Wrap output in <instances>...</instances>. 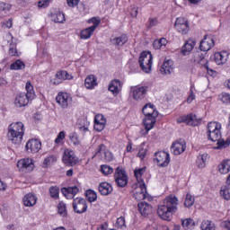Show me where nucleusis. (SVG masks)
<instances>
[{
    "label": "nucleus",
    "instance_id": "nucleus-1",
    "mask_svg": "<svg viewBox=\"0 0 230 230\" xmlns=\"http://www.w3.org/2000/svg\"><path fill=\"white\" fill-rule=\"evenodd\" d=\"M222 124L220 122H208L207 126L208 137L213 143H217L216 150H222L227 148L230 145V139H222Z\"/></svg>",
    "mask_w": 230,
    "mask_h": 230
},
{
    "label": "nucleus",
    "instance_id": "nucleus-2",
    "mask_svg": "<svg viewBox=\"0 0 230 230\" xmlns=\"http://www.w3.org/2000/svg\"><path fill=\"white\" fill-rule=\"evenodd\" d=\"M179 206V199L177 197L170 195L167 196L163 203L159 205L157 209V215L162 218V220H172V216L173 213H177Z\"/></svg>",
    "mask_w": 230,
    "mask_h": 230
},
{
    "label": "nucleus",
    "instance_id": "nucleus-3",
    "mask_svg": "<svg viewBox=\"0 0 230 230\" xmlns=\"http://www.w3.org/2000/svg\"><path fill=\"white\" fill-rule=\"evenodd\" d=\"M7 137L13 145H21L24 137V124L21 121L11 123L8 127Z\"/></svg>",
    "mask_w": 230,
    "mask_h": 230
},
{
    "label": "nucleus",
    "instance_id": "nucleus-4",
    "mask_svg": "<svg viewBox=\"0 0 230 230\" xmlns=\"http://www.w3.org/2000/svg\"><path fill=\"white\" fill-rule=\"evenodd\" d=\"M27 93H21L16 95L14 100V105L16 107H26L33 98H35V90L33 89V84L31 82H27L25 85Z\"/></svg>",
    "mask_w": 230,
    "mask_h": 230
},
{
    "label": "nucleus",
    "instance_id": "nucleus-5",
    "mask_svg": "<svg viewBox=\"0 0 230 230\" xmlns=\"http://www.w3.org/2000/svg\"><path fill=\"white\" fill-rule=\"evenodd\" d=\"M190 61L193 64H199L201 66L203 69H206L207 73L213 76L215 74V71L211 68H209V63L208 62V59L204 57V54L201 51H197L192 54V58H190Z\"/></svg>",
    "mask_w": 230,
    "mask_h": 230
},
{
    "label": "nucleus",
    "instance_id": "nucleus-6",
    "mask_svg": "<svg viewBox=\"0 0 230 230\" xmlns=\"http://www.w3.org/2000/svg\"><path fill=\"white\" fill-rule=\"evenodd\" d=\"M154 58L152 53L148 51H143L138 58V64L144 73H150L152 71V64Z\"/></svg>",
    "mask_w": 230,
    "mask_h": 230
},
{
    "label": "nucleus",
    "instance_id": "nucleus-7",
    "mask_svg": "<svg viewBox=\"0 0 230 230\" xmlns=\"http://www.w3.org/2000/svg\"><path fill=\"white\" fill-rule=\"evenodd\" d=\"M114 178L119 188H125L128 184V175H127V172L121 167H117Z\"/></svg>",
    "mask_w": 230,
    "mask_h": 230
},
{
    "label": "nucleus",
    "instance_id": "nucleus-8",
    "mask_svg": "<svg viewBox=\"0 0 230 230\" xmlns=\"http://www.w3.org/2000/svg\"><path fill=\"white\" fill-rule=\"evenodd\" d=\"M62 162L66 166H75L78 164V158L72 149L66 148L64 151Z\"/></svg>",
    "mask_w": 230,
    "mask_h": 230
},
{
    "label": "nucleus",
    "instance_id": "nucleus-9",
    "mask_svg": "<svg viewBox=\"0 0 230 230\" xmlns=\"http://www.w3.org/2000/svg\"><path fill=\"white\" fill-rule=\"evenodd\" d=\"M56 102L61 109H67L73 103V97L67 93L59 92L56 97Z\"/></svg>",
    "mask_w": 230,
    "mask_h": 230
},
{
    "label": "nucleus",
    "instance_id": "nucleus-10",
    "mask_svg": "<svg viewBox=\"0 0 230 230\" xmlns=\"http://www.w3.org/2000/svg\"><path fill=\"white\" fill-rule=\"evenodd\" d=\"M17 168L19 172L22 173H28L30 172H33V168H35V164H33V159L31 158H22L17 162Z\"/></svg>",
    "mask_w": 230,
    "mask_h": 230
},
{
    "label": "nucleus",
    "instance_id": "nucleus-11",
    "mask_svg": "<svg viewBox=\"0 0 230 230\" xmlns=\"http://www.w3.org/2000/svg\"><path fill=\"white\" fill-rule=\"evenodd\" d=\"M155 161L161 168H166L170 164V154L160 151L155 154Z\"/></svg>",
    "mask_w": 230,
    "mask_h": 230
},
{
    "label": "nucleus",
    "instance_id": "nucleus-12",
    "mask_svg": "<svg viewBox=\"0 0 230 230\" xmlns=\"http://www.w3.org/2000/svg\"><path fill=\"white\" fill-rule=\"evenodd\" d=\"M174 27L179 33H181V35H186L188 31H190V22H188V19L183 17L176 19Z\"/></svg>",
    "mask_w": 230,
    "mask_h": 230
},
{
    "label": "nucleus",
    "instance_id": "nucleus-13",
    "mask_svg": "<svg viewBox=\"0 0 230 230\" xmlns=\"http://www.w3.org/2000/svg\"><path fill=\"white\" fill-rule=\"evenodd\" d=\"M73 208L75 213L82 215L87 211V201L84 198H75L73 200Z\"/></svg>",
    "mask_w": 230,
    "mask_h": 230
},
{
    "label": "nucleus",
    "instance_id": "nucleus-14",
    "mask_svg": "<svg viewBox=\"0 0 230 230\" xmlns=\"http://www.w3.org/2000/svg\"><path fill=\"white\" fill-rule=\"evenodd\" d=\"M96 155H101L102 161H105V163H111V161L114 160V155L111 153V151L105 149V145L101 144L96 149Z\"/></svg>",
    "mask_w": 230,
    "mask_h": 230
},
{
    "label": "nucleus",
    "instance_id": "nucleus-15",
    "mask_svg": "<svg viewBox=\"0 0 230 230\" xmlns=\"http://www.w3.org/2000/svg\"><path fill=\"white\" fill-rule=\"evenodd\" d=\"M155 118H157V117H154V116H150V115L145 117V119L143 120L145 129L140 130L141 136H147L148 132H150V130H152V128H154V127H155Z\"/></svg>",
    "mask_w": 230,
    "mask_h": 230
},
{
    "label": "nucleus",
    "instance_id": "nucleus-16",
    "mask_svg": "<svg viewBox=\"0 0 230 230\" xmlns=\"http://www.w3.org/2000/svg\"><path fill=\"white\" fill-rule=\"evenodd\" d=\"M133 197L136 200H145L146 199V185L145 182L138 183V186L133 192Z\"/></svg>",
    "mask_w": 230,
    "mask_h": 230
},
{
    "label": "nucleus",
    "instance_id": "nucleus-17",
    "mask_svg": "<svg viewBox=\"0 0 230 230\" xmlns=\"http://www.w3.org/2000/svg\"><path fill=\"white\" fill-rule=\"evenodd\" d=\"M215 46V40L213 37L205 35L204 39L200 40L199 49L200 51H209Z\"/></svg>",
    "mask_w": 230,
    "mask_h": 230
},
{
    "label": "nucleus",
    "instance_id": "nucleus-18",
    "mask_svg": "<svg viewBox=\"0 0 230 230\" xmlns=\"http://www.w3.org/2000/svg\"><path fill=\"white\" fill-rule=\"evenodd\" d=\"M42 147V144L39 139H31L27 142L25 148L29 154H37Z\"/></svg>",
    "mask_w": 230,
    "mask_h": 230
},
{
    "label": "nucleus",
    "instance_id": "nucleus-19",
    "mask_svg": "<svg viewBox=\"0 0 230 230\" xmlns=\"http://www.w3.org/2000/svg\"><path fill=\"white\" fill-rule=\"evenodd\" d=\"M147 92L148 87L146 86L135 87L132 88V96L137 102H141L146 96Z\"/></svg>",
    "mask_w": 230,
    "mask_h": 230
},
{
    "label": "nucleus",
    "instance_id": "nucleus-20",
    "mask_svg": "<svg viewBox=\"0 0 230 230\" xmlns=\"http://www.w3.org/2000/svg\"><path fill=\"white\" fill-rule=\"evenodd\" d=\"M184 150H186V142L184 140L174 142L171 147V152L174 155H181V154L184 153Z\"/></svg>",
    "mask_w": 230,
    "mask_h": 230
},
{
    "label": "nucleus",
    "instance_id": "nucleus-21",
    "mask_svg": "<svg viewBox=\"0 0 230 230\" xmlns=\"http://www.w3.org/2000/svg\"><path fill=\"white\" fill-rule=\"evenodd\" d=\"M121 89H123V84L119 79H114L111 81L108 90L112 93L115 96H118L119 93H121Z\"/></svg>",
    "mask_w": 230,
    "mask_h": 230
},
{
    "label": "nucleus",
    "instance_id": "nucleus-22",
    "mask_svg": "<svg viewBox=\"0 0 230 230\" xmlns=\"http://www.w3.org/2000/svg\"><path fill=\"white\" fill-rule=\"evenodd\" d=\"M177 123H186L190 127H195V125H197V115H183L177 119Z\"/></svg>",
    "mask_w": 230,
    "mask_h": 230
},
{
    "label": "nucleus",
    "instance_id": "nucleus-23",
    "mask_svg": "<svg viewBox=\"0 0 230 230\" xmlns=\"http://www.w3.org/2000/svg\"><path fill=\"white\" fill-rule=\"evenodd\" d=\"M229 58V54L226 51L217 52L214 55V62L217 64V66H222L227 62Z\"/></svg>",
    "mask_w": 230,
    "mask_h": 230
},
{
    "label": "nucleus",
    "instance_id": "nucleus-24",
    "mask_svg": "<svg viewBox=\"0 0 230 230\" xmlns=\"http://www.w3.org/2000/svg\"><path fill=\"white\" fill-rule=\"evenodd\" d=\"M23 206L33 208L37 204V196L33 193H28L22 198Z\"/></svg>",
    "mask_w": 230,
    "mask_h": 230
},
{
    "label": "nucleus",
    "instance_id": "nucleus-25",
    "mask_svg": "<svg viewBox=\"0 0 230 230\" xmlns=\"http://www.w3.org/2000/svg\"><path fill=\"white\" fill-rule=\"evenodd\" d=\"M64 80H73V75L67 73V71H59L56 74L54 84L58 85V84H62V81Z\"/></svg>",
    "mask_w": 230,
    "mask_h": 230
},
{
    "label": "nucleus",
    "instance_id": "nucleus-26",
    "mask_svg": "<svg viewBox=\"0 0 230 230\" xmlns=\"http://www.w3.org/2000/svg\"><path fill=\"white\" fill-rule=\"evenodd\" d=\"M80 191V189L78 187H68V188H62L61 193L66 197V199H75V195H76Z\"/></svg>",
    "mask_w": 230,
    "mask_h": 230
},
{
    "label": "nucleus",
    "instance_id": "nucleus-27",
    "mask_svg": "<svg viewBox=\"0 0 230 230\" xmlns=\"http://www.w3.org/2000/svg\"><path fill=\"white\" fill-rule=\"evenodd\" d=\"M160 71L162 75H172V73H173V60L172 59L165 60L163 63Z\"/></svg>",
    "mask_w": 230,
    "mask_h": 230
},
{
    "label": "nucleus",
    "instance_id": "nucleus-28",
    "mask_svg": "<svg viewBox=\"0 0 230 230\" xmlns=\"http://www.w3.org/2000/svg\"><path fill=\"white\" fill-rule=\"evenodd\" d=\"M142 112L145 115V117H146V116H154V117L159 116V113L157 112V111H155V106L152 103L146 104L142 109Z\"/></svg>",
    "mask_w": 230,
    "mask_h": 230
},
{
    "label": "nucleus",
    "instance_id": "nucleus-29",
    "mask_svg": "<svg viewBox=\"0 0 230 230\" xmlns=\"http://www.w3.org/2000/svg\"><path fill=\"white\" fill-rule=\"evenodd\" d=\"M99 192L101 193V195H111V193H112V185L109 182H101L99 184Z\"/></svg>",
    "mask_w": 230,
    "mask_h": 230
},
{
    "label": "nucleus",
    "instance_id": "nucleus-30",
    "mask_svg": "<svg viewBox=\"0 0 230 230\" xmlns=\"http://www.w3.org/2000/svg\"><path fill=\"white\" fill-rule=\"evenodd\" d=\"M128 41V37L126 34H122L117 38H111L110 42H111L112 46L121 47Z\"/></svg>",
    "mask_w": 230,
    "mask_h": 230
},
{
    "label": "nucleus",
    "instance_id": "nucleus-31",
    "mask_svg": "<svg viewBox=\"0 0 230 230\" xmlns=\"http://www.w3.org/2000/svg\"><path fill=\"white\" fill-rule=\"evenodd\" d=\"M138 211L142 217H148L152 213V206L146 202L138 203Z\"/></svg>",
    "mask_w": 230,
    "mask_h": 230
},
{
    "label": "nucleus",
    "instance_id": "nucleus-32",
    "mask_svg": "<svg viewBox=\"0 0 230 230\" xmlns=\"http://www.w3.org/2000/svg\"><path fill=\"white\" fill-rule=\"evenodd\" d=\"M97 80L94 75H88L84 80V87H86V89H94L96 85H98Z\"/></svg>",
    "mask_w": 230,
    "mask_h": 230
},
{
    "label": "nucleus",
    "instance_id": "nucleus-33",
    "mask_svg": "<svg viewBox=\"0 0 230 230\" xmlns=\"http://www.w3.org/2000/svg\"><path fill=\"white\" fill-rule=\"evenodd\" d=\"M193 48H195V41H193L192 40H187L181 48V55H184V57H186L189 53H191Z\"/></svg>",
    "mask_w": 230,
    "mask_h": 230
},
{
    "label": "nucleus",
    "instance_id": "nucleus-34",
    "mask_svg": "<svg viewBox=\"0 0 230 230\" xmlns=\"http://www.w3.org/2000/svg\"><path fill=\"white\" fill-rule=\"evenodd\" d=\"M218 172H221L223 175H226V173H229L230 172V160H224L221 162V164L218 165Z\"/></svg>",
    "mask_w": 230,
    "mask_h": 230
},
{
    "label": "nucleus",
    "instance_id": "nucleus-35",
    "mask_svg": "<svg viewBox=\"0 0 230 230\" xmlns=\"http://www.w3.org/2000/svg\"><path fill=\"white\" fill-rule=\"evenodd\" d=\"M94 27H88L83 31H81L80 32V38L87 40V39H91V37L93 36V33H94Z\"/></svg>",
    "mask_w": 230,
    "mask_h": 230
},
{
    "label": "nucleus",
    "instance_id": "nucleus-36",
    "mask_svg": "<svg viewBox=\"0 0 230 230\" xmlns=\"http://www.w3.org/2000/svg\"><path fill=\"white\" fill-rule=\"evenodd\" d=\"M208 154L199 155L197 157L196 164L198 168H206V161H208Z\"/></svg>",
    "mask_w": 230,
    "mask_h": 230
},
{
    "label": "nucleus",
    "instance_id": "nucleus-37",
    "mask_svg": "<svg viewBox=\"0 0 230 230\" xmlns=\"http://www.w3.org/2000/svg\"><path fill=\"white\" fill-rule=\"evenodd\" d=\"M25 67H26V65L21 59H18V60L14 61L10 66V69L12 71H19L21 69H24Z\"/></svg>",
    "mask_w": 230,
    "mask_h": 230
},
{
    "label": "nucleus",
    "instance_id": "nucleus-38",
    "mask_svg": "<svg viewBox=\"0 0 230 230\" xmlns=\"http://www.w3.org/2000/svg\"><path fill=\"white\" fill-rule=\"evenodd\" d=\"M168 44V40H166L165 38H162L160 40H155L153 42V48L154 49H161V48H164Z\"/></svg>",
    "mask_w": 230,
    "mask_h": 230
},
{
    "label": "nucleus",
    "instance_id": "nucleus-39",
    "mask_svg": "<svg viewBox=\"0 0 230 230\" xmlns=\"http://www.w3.org/2000/svg\"><path fill=\"white\" fill-rule=\"evenodd\" d=\"M68 138L74 146H79L81 145L80 137L76 132H72L68 135Z\"/></svg>",
    "mask_w": 230,
    "mask_h": 230
},
{
    "label": "nucleus",
    "instance_id": "nucleus-40",
    "mask_svg": "<svg viewBox=\"0 0 230 230\" xmlns=\"http://www.w3.org/2000/svg\"><path fill=\"white\" fill-rule=\"evenodd\" d=\"M220 195L225 200H230V185L222 186Z\"/></svg>",
    "mask_w": 230,
    "mask_h": 230
},
{
    "label": "nucleus",
    "instance_id": "nucleus-41",
    "mask_svg": "<svg viewBox=\"0 0 230 230\" xmlns=\"http://www.w3.org/2000/svg\"><path fill=\"white\" fill-rule=\"evenodd\" d=\"M145 172H146V168H139V169H136L134 171L135 173V177L138 182V184H143V179H141V177H143Z\"/></svg>",
    "mask_w": 230,
    "mask_h": 230
},
{
    "label": "nucleus",
    "instance_id": "nucleus-42",
    "mask_svg": "<svg viewBox=\"0 0 230 230\" xmlns=\"http://www.w3.org/2000/svg\"><path fill=\"white\" fill-rule=\"evenodd\" d=\"M12 9V5L10 4H6L4 2H0V13L4 16L8 14L10 10Z\"/></svg>",
    "mask_w": 230,
    "mask_h": 230
},
{
    "label": "nucleus",
    "instance_id": "nucleus-43",
    "mask_svg": "<svg viewBox=\"0 0 230 230\" xmlns=\"http://www.w3.org/2000/svg\"><path fill=\"white\" fill-rule=\"evenodd\" d=\"M49 195L52 199H55V200L58 199V195H60V188L58 186H51L49 189Z\"/></svg>",
    "mask_w": 230,
    "mask_h": 230
},
{
    "label": "nucleus",
    "instance_id": "nucleus-44",
    "mask_svg": "<svg viewBox=\"0 0 230 230\" xmlns=\"http://www.w3.org/2000/svg\"><path fill=\"white\" fill-rule=\"evenodd\" d=\"M85 197L90 202H96V200H98V195L93 190H86Z\"/></svg>",
    "mask_w": 230,
    "mask_h": 230
},
{
    "label": "nucleus",
    "instance_id": "nucleus-45",
    "mask_svg": "<svg viewBox=\"0 0 230 230\" xmlns=\"http://www.w3.org/2000/svg\"><path fill=\"white\" fill-rule=\"evenodd\" d=\"M200 228L201 230H215V223L209 220H203Z\"/></svg>",
    "mask_w": 230,
    "mask_h": 230
},
{
    "label": "nucleus",
    "instance_id": "nucleus-46",
    "mask_svg": "<svg viewBox=\"0 0 230 230\" xmlns=\"http://www.w3.org/2000/svg\"><path fill=\"white\" fill-rule=\"evenodd\" d=\"M58 212L61 217H66L67 215V207L64 201H60L58 205Z\"/></svg>",
    "mask_w": 230,
    "mask_h": 230
},
{
    "label": "nucleus",
    "instance_id": "nucleus-47",
    "mask_svg": "<svg viewBox=\"0 0 230 230\" xmlns=\"http://www.w3.org/2000/svg\"><path fill=\"white\" fill-rule=\"evenodd\" d=\"M52 21H54V22L62 23L64 21H66V16L63 14V13L58 12L52 15Z\"/></svg>",
    "mask_w": 230,
    "mask_h": 230
},
{
    "label": "nucleus",
    "instance_id": "nucleus-48",
    "mask_svg": "<svg viewBox=\"0 0 230 230\" xmlns=\"http://www.w3.org/2000/svg\"><path fill=\"white\" fill-rule=\"evenodd\" d=\"M195 204V197L188 193L185 198L184 206L185 208H191Z\"/></svg>",
    "mask_w": 230,
    "mask_h": 230
},
{
    "label": "nucleus",
    "instance_id": "nucleus-49",
    "mask_svg": "<svg viewBox=\"0 0 230 230\" xmlns=\"http://www.w3.org/2000/svg\"><path fill=\"white\" fill-rule=\"evenodd\" d=\"M181 224L184 229H191V227L195 226V221H193L191 218L182 220Z\"/></svg>",
    "mask_w": 230,
    "mask_h": 230
},
{
    "label": "nucleus",
    "instance_id": "nucleus-50",
    "mask_svg": "<svg viewBox=\"0 0 230 230\" xmlns=\"http://www.w3.org/2000/svg\"><path fill=\"white\" fill-rule=\"evenodd\" d=\"M53 163H57V156L54 155H50L44 159L43 164L46 166H50Z\"/></svg>",
    "mask_w": 230,
    "mask_h": 230
},
{
    "label": "nucleus",
    "instance_id": "nucleus-51",
    "mask_svg": "<svg viewBox=\"0 0 230 230\" xmlns=\"http://www.w3.org/2000/svg\"><path fill=\"white\" fill-rule=\"evenodd\" d=\"M9 55L12 57H19V52L17 51V45L15 43H10Z\"/></svg>",
    "mask_w": 230,
    "mask_h": 230
},
{
    "label": "nucleus",
    "instance_id": "nucleus-52",
    "mask_svg": "<svg viewBox=\"0 0 230 230\" xmlns=\"http://www.w3.org/2000/svg\"><path fill=\"white\" fill-rule=\"evenodd\" d=\"M116 227H118V229H127V225L125 224V217H120L117 219Z\"/></svg>",
    "mask_w": 230,
    "mask_h": 230
},
{
    "label": "nucleus",
    "instance_id": "nucleus-53",
    "mask_svg": "<svg viewBox=\"0 0 230 230\" xmlns=\"http://www.w3.org/2000/svg\"><path fill=\"white\" fill-rule=\"evenodd\" d=\"M64 139H66V132L64 131H60L58 135V137H56L54 143L56 145H62Z\"/></svg>",
    "mask_w": 230,
    "mask_h": 230
},
{
    "label": "nucleus",
    "instance_id": "nucleus-54",
    "mask_svg": "<svg viewBox=\"0 0 230 230\" xmlns=\"http://www.w3.org/2000/svg\"><path fill=\"white\" fill-rule=\"evenodd\" d=\"M88 22H89L90 24H93V25L91 26L90 28H94V31H96V29L98 28V26H100V23L102 22V20H100V18L93 17V18L88 20Z\"/></svg>",
    "mask_w": 230,
    "mask_h": 230
},
{
    "label": "nucleus",
    "instance_id": "nucleus-55",
    "mask_svg": "<svg viewBox=\"0 0 230 230\" xmlns=\"http://www.w3.org/2000/svg\"><path fill=\"white\" fill-rule=\"evenodd\" d=\"M101 172L103 173V175H111V173L114 172V169L109 165H102Z\"/></svg>",
    "mask_w": 230,
    "mask_h": 230
},
{
    "label": "nucleus",
    "instance_id": "nucleus-56",
    "mask_svg": "<svg viewBox=\"0 0 230 230\" xmlns=\"http://www.w3.org/2000/svg\"><path fill=\"white\" fill-rule=\"evenodd\" d=\"M107 124H103L102 122L94 121L93 128L96 132H102Z\"/></svg>",
    "mask_w": 230,
    "mask_h": 230
},
{
    "label": "nucleus",
    "instance_id": "nucleus-57",
    "mask_svg": "<svg viewBox=\"0 0 230 230\" xmlns=\"http://www.w3.org/2000/svg\"><path fill=\"white\" fill-rule=\"evenodd\" d=\"M94 121L107 125V119H105V116H103L102 114H97L94 117Z\"/></svg>",
    "mask_w": 230,
    "mask_h": 230
},
{
    "label": "nucleus",
    "instance_id": "nucleus-58",
    "mask_svg": "<svg viewBox=\"0 0 230 230\" xmlns=\"http://www.w3.org/2000/svg\"><path fill=\"white\" fill-rule=\"evenodd\" d=\"M50 0H41L38 3L39 8H48L49 6Z\"/></svg>",
    "mask_w": 230,
    "mask_h": 230
},
{
    "label": "nucleus",
    "instance_id": "nucleus-59",
    "mask_svg": "<svg viewBox=\"0 0 230 230\" xmlns=\"http://www.w3.org/2000/svg\"><path fill=\"white\" fill-rule=\"evenodd\" d=\"M156 24H157V19L150 18L147 22V28H154V26H156Z\"/></svg>",
    "mask_w": 230,
    "mask_h": 230
},
{
    "label": "nucleus",
    "instance_id": "nucleus-60",
    "mask_svg": "<svg viewBox=\"0 0 230 230\" xmlns=\"http://www.w3.org/2000/svg\"><path fill=\"white\" fill-rule=\"evenodd\" d=\"M221 102H223V103H230V94L223 93L221 97Z\"/></svg>",
    "mask_w": 230,
    "mask_h": 230
},
{
    "label": "nucleus",
    "instance_id": "nucleus-61",
    "mask_svg": "<svg viewBox=\"0 0 230 230\" xmlns=\"http://www.w3.org/2000/svg\"><path fill=\"white\" fill-rule=\"evenodd\" d=\"M78 3H80V0H67V4L71 8H75V6H78Z\"/></svg>",
    "mask_w": 230,
    "mask_h": 230
},
{
    "label": "nucleus",
    "instance_id": "nucleus-62",
    "mask_svg": "<svg viewBox=\"0 0 230 230\" xmlns=\"http://www.w3.org/2000/svg\"><path fill=\"white\" fill-rule=\"evenodd\" d=\"M221 227H223L224 230H230V221H223L221 223Z\"/></svg>",
    "mask_w": 230,
    "mask_h": 230
},
{
    "label": "nucleus",
    "instance_id": "nucleus-63",
    "mask_svg": "<svg viewBox=\"0 0 230 230\" xmlns=\"http://www.w3.org/2000/svg\"><path fill=\"white\" fill-rule=\"evenodd\" d=\"M195 98H196L195 93H193L192 90H190V93L189 94V96L187 98V102L191 103V102H193V100H195Z\"/></svg>",
    "mask_w": 230,
    "mask_h": 230
},
{
    "label": "nucleus",
    "instance_id": "nucleus-64",
    "mask_svg": "<svg viewBox=\"0 0 230 230\" xmlns=\"http://www.w3.org/2000/svg\"><path fill=\"white\" fill-rule=\"evenodd\" d=\"M146 155V149H141L137 153V157H140V159H145Z\"/></svg>",
    "mask_w": 230,
    "mask_h": 230
}]
</instances>
